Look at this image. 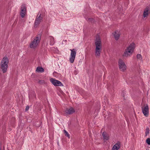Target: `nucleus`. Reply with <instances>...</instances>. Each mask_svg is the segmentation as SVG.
<instances>
[{"mask_svg": "<svg viewBox=\"0 0 150 150\" xmlns=\"http://www.w3.org/2000/svg\"><path fill=\"white\" fill-rule=\"evenodd\" d=\"M135 44L134 43H131L125 50L124 53L122 55L123 57H127L132 55L135 49Z\"/></svg>", "mask_w": 150, "mask_h": 150, "instance_id": "nucleus-2", "label": "nucleus"}, {"mask_svg": "<svg viewBox=\"0 0 150 150\" xmlns=\"http://www.w3.org/2000/svg\"><path fill=\"white\" fill-rule=\"evenodd\" d=\"M95 44L96 46L95 56L96 57H99L100 55L102 48L101 40L99 36H96L95 40Z\"/></svg>", "mask_w": 150, "mask_h": 150, "instance_id": "nucleus-1", "label": "nucleus"}, {"mask_svg": "<svg viewBox=\"0 0 150 150\" xmlns=\"http://www.w3.org/2000/svg\"><path fill=\"white\" fill-rule=\"evenodd\" d=\"M137 59H139L140 60H142V55L139 54H137Z\"/></svg>", "mask_w": 150, "mask_h": 150, "instance_id": "nucleus-21", "label": "nucleus"}, {"mask_svg": "<svg viewBox=\"0 0 150 150\" xmlns=\"http://www.w3.org/2000/svg\"><path fill=\"white\" fill-rule=\"evenodd\" d=\"M108 89H111L112 88L113 89H114L113 88V85H111L110 84H108Z\"/></svg>", "mask_w": 150, "mask_h": 150, "instance_id": "nucleus-22", "label": "nucleus"}, {"mask_svg": "<svg viewBox=\"0 0 150 150\" xmlns=\"http://www.w3.org/2000/svg\"><path fill=\"white\" fill-rule=\"evenodd\" d=\"M150 13V6H148L144 9L143 14L144 18L147 17L148 15Z\"/></svg>", "mask_w": 150, "mask_h": 150, "instance_id": "nucleus-10", "label": "nucleus"}, {"mask_svg": "<svg viewBox=\"0 0 150 150\" xmlns=\"http://www.w3.org/2000/svg\"><path fill=\"white\" fill-rule=\"evenodd\" d=\"M75 112L74 109L72 108L71 107L69 108H67L65 110V112L67 114L70 115L73 114Z\"/></svg>", "mask_w": 150, "mask_h": 150, "instance_id": "nucleus-11", "label": "nucleus"}, {"mask_svg": "<svg viewBox=\"0 0 150 150\" xmlns=\"http://www.w3.org/2000/svg\"><path fill=\"white\" fill-rule=\"evenodd\" d=\"M143 113L144 116L147 117L149 114V108L147 104H144L142 107Z\"/></svg>", "mask_w": 150, "mask_h": 150, "instance_id": "nucleus-7", "label": "nucleus"}, {"mask_svg": "<svg viewBox=\"0 0 150 150\" xmlns=\"http://www.w3.org/2000/svg\"><path fill=\"white\" fill-rule=\"evenodd\" d=\"M103 129V128H102V129H101V135H102V136H101V138H102V137H103V132H102V130Z\"/></svg>", "mask_w": 150, "mask_h": 150, "instance_id": "nucleus-27", "label": "nucleus"}, {"mask_svg": "<svg viewBox=\"0 0 150 150\" xmlns=\"http://www.w3.org/2000/svg\"><path fill=\"white\" fill-rule=\"evenodd\" d=\"M50 81L54 86H64V85L61 81L53 78L50 79Z\"/></svg>", "mask_w": 150, "mask_h": 150, "instance_id": "nucleus-8", "label": "nucleus"}, {"mask_svg": "<svg viewBox=\"0 0 150 150\" xmlns=\"http://www.w3.org/2000/svg\"><path fill=\"white\" fill-rule=\"evenodd\" d=\"M36 71L38 72H42L44 71L45 70L42 67H38L37 68Z\"/></svg>", "mask_w": 150, "mask_h": 150, "instance_id": "nucleus-15", "label": "nucleus"}, {"mask_svg": "<svg viewBox=\"0 0 150 150\" xmlns=\"http://www.w3.org/2000/svg\"><path fill=\"white\" fill-rule=\"evenodd\" d=\"M8 62V58L6 56L4 57L1 60L0 64L1 68L3 73L7 71Z\"/></svg>", "mask_w": 150, "mask_h": 150, "instance_id": "nucleus-3", "label": "nucleus"}, {"mask_svg": "<svg viewBox=\"0 0 150 150\" xmlns=\"http://www.w3.org/2000/svg\"><path fill=\"white\" fill-rule=\"evenodd\" d=\"M146 142L148 144L150 145V138H147L146 140Z\"/></svg>", "mask_w": 150, "mask_h": 150, "instance_id": "nucleus-25", "label": "nucleus"}, {"mask_svg": "<svg viewBox=\"0 0 150 150\" xmlns=\"http://www.w3.org/2000/svg\"><path fill=\"white\" fill-rule=\"evenodd\" d=\"M50 44L51 45H53L54 43V38L51 36L50 38Z\"/></svg>", "mask_w": 150, "mask_h": 150, "instance_id": "nucleus-16", "label": "nucleus"}, {"mask_svg": "<svg viewBox=\"0 0 150 150\" xmlns=\"http://www.w3.org/2000/svg\"><path fill=\"white\" fill-rule=\"evenodd\" d=\"M38 83L40 84H42L45 83V81L43 80H40L38 81Z\"/></svg>", "mask_w": 150, "mask_h": 150, "instance_id": "nucleus-24", "label": "nucleus"}, {"mask_svg": "<svg viewBox=\"0 0 150 150\" xmlns=\"http://www.w3.org/2000/svg\"><path fill=\"white\" fill-rule=\"evenodd\" d=\"M118 65L120 70L124 72L126 69V66L124 61L121 59L118 61Z\"/></svg>", "mask_w": 150, "mask_h": 150, "instance_id": "nucleus-5", "label": "nucleus"}, {"mask_svg": "<svg viewBox=\"0 0 150 150\" xmlns=\"http://www.w3.org/2000/svg\"><path fill=\"white\" fill-rule=\"evenodd\" d=\"M114 35V37L116 40H118L120 35V32L118 31H114L112 33Z\"/></svg>", "mask_w": 150, "mask_h": 150, "instance_id": "nucleus-12", "label": "nucleus"}, {"mask_svg": "<svg viewBox=\"0 0 150 150\" xmlns=\"http://www.w3.org/2000/svg\"><path fill=\"white\" fill-rule=\"evenodd\" d=\"M64 131L65 135L67 136L68 138H69L70 137V134L65 130L64 129Z\"/></svg>", "mask_w": 150, "mask_h": 150, "instance_id": "nucleus-19", "label": "nucleus"}, {"mask_svg": "<svg viewBox=\"0 0 150 150\" xmlns=\"http://www.w3.org/2000/svg\"><path fill=\"white\" fill-rule=\"evenodd\" d=\"M38 15L39 14H38ZM41 14H40L38 17V16H37V18L35 19L38 21H41L43 19V18L42 17H41Z\"/></svg>", "mask_w": 150, "mask_h": 150, "instance_id": "nucleus-18", "label": "nucleus"}, {"mask_svg": "<svg viewBox=\"0 0 150 150\" xmlns=\"http://www.w3.org/2000/svg\"><path fill=\"white\" fill-rule=\"evenodd\" d=\"M105 132H104V144L105 141L109 139V136L108 134L106 135Z\"/></svg>", "mask_w": 150, "mask_h": 150, "instance_id": "nucleus-17", "label": "nucleus"}, {"mask_svg": "<svg viewBox=\"0 0 150 150\" xmlns=\"http://www.w3.org/2000/svg\"><path fill=\"white\" fill-rule=\"evenodd\" d=\"M120 143L118 142L113 146L112 150H118L120 147Z\"/></svg>", "mask_w": 150, "mask_h": 150, "instance_id": "nucleus-13", "label": "nucleus"}, {"mask_svg": "<svg viewBox=\"0 0 150 150\" xmlns=\"http://www.w3.org/2000/svg\"><path fill=\"white\" fill-rule=\"evenodd\" d=\"M87 21L92 23H94L95 21L93 18H88Z\"/></svg>", "mask_w": 150, "mask_h": 150, "instance_id": "nucleus-23", "label": "nucleus"}, {"mask_svg": "<svg viewBox=\"0 0 150 150\" xmlns=\"http://www.w3.org/2000/svg\"><path fill=\"white\" fill-rule=\"evenodd\" d=\"M150 130L149 128L147 127L146 129L145 132V136H146L149 133Z\"/></svg>", "mask_w": 150, "mask_h": 150, "instance_id": "nucleus-20", "label": "nucleus"}, {"mask_svg": "<svg viewBox=\"0 0 150 150\" xmlns=\"http://www.w3.org/2000/svg\"><path fill=\"white\" fill-rule=\"evenodd\" d=\"M70 50L71 52L70 54V57L69 58V61L71 63H73L75 60L76 53V51L75 49H70Z\"/></svg>", "mask_w": 150, "mask_h": 150, "instance_id": "nucleus-6", "label": "nucleus"}, {"mask_svg": "<svg viewBox=\"0 0 150 150\" xmlns=\"http://www.w3.org/2000/svg\"><path fill=\"white\" fill-rule=\"evenodd\" d=\"M29 107L28 105H27V106H26V108L25 109V111H28V110H29Z\"/></svg>", "mask_w": 150, "mask_h": 150, "instance_id": "nucleus-26", "label": "nucleus"}, {"mask_svg": "<svg viewBox=\"0 0 150 150\" xmlns=\"http://www.w3.org/2000/svg\"><path fill=\"white\" fill-rule=\"evenodd\" d=\"M21 8L20 15L21 17L23 18L25 16L26 11V5L25 4H23L21 5Z\"/></svg>", "mask_w": 150, "mask_h": 150, "instance_id": "nucleus-9", "label": "nucleus"}, {"mask_svg": "<svg viewBox=\"0 0 150 150\" xmlns=\"http://www.w3.org/2000/svg\"><path fill=\"white\" fill-rule=\"evenodd\" d=\"M41 22V21H38L35 19L34 23V27L35 28H37L38 26Z\"/></svg>", "mask_w": 150, "mask_h": 150, "instance_id": "nucleus-14", "label": "nucleus"}, {"mask_svg": "<svg viewBox=\"0 0 150 150\" xmlns=\"http://www.w3.org/2000/svg\"><path fill=\"white\" fill-rule=\"evenodd\" d=\"M41 36V33L38 34L34 40L31 42L30 45V47L31 48L35 49L37 46L40 42Z\"/></svg>", "mask_w": 150, "mask_h": 150, "instance_id": "nucleus-4", "label": "nucleus"}]
</instances>
